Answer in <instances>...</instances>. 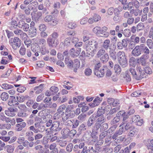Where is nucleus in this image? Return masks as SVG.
<instances>
[{
    "mask_svg": "<svg viewBox=\"0 0 153 153\" xmlns=\"http://www.w3.org/2000/svg\"><path fill=\"white\" fill-rule=\"evenodd\" d=\"M86 49V56L88 57L93 56L98 47V42L93 40L86 42L85 45Z\"/></svg>",
    "mask_w": 153,
    "mask_h": 153,
    "instance_id": "obj_1",
    "label": "nucleus"
},
{
    "mask_svg": "<svg viewBox=\"0 0 153 153\" xmlns=\"http://www.w3.org/2000/svg\"><path fill=\"white\" fill-rule=\"evenodd\" d=\"M135 67L130 68L129 71L134 78L137 80H140L145 77V74L140 66H137L136 68V72L134 68Z\"/></svg>",
    "mask_w": 153,
    "mask_h": 153,
    "instance_id": "obj_2",
    "label": "nucleus"
},
{
    "mask_svg": "<svg viewBox=\"0 0 153 153\" xmlns=\"http://www.w3.org/2000/svg\"><path fill=\"white\" fill-rule=\"evenodd\" d=\"M118 61L120 65L123 68L126 67L127 65V59L125 52L119 51L117 53Z\"/></svg>",
    "mask_w": 153,
    "mask_h": 153,
    "instance_id": "obj_3",
    "label": "nucleus"
},
{
    "mask_svg": "<svg viewBox=\"0 0 153 153\" xmlns=\"http://www.w3.org/2000/svg\"><path fill=\"white\" fill-rule=\"evenodd\" d=\"M30 130L32 131L35 133L43 132L45 130V127L44 125L41 124L39 122L35 123L34 126H31L29 127Z\"/></svg>",
    "mask_w": 153,
    "mask_h": 153,
    "instance_id": "obj_4",
    "label": "nucleus"
},
{
    "mask_svg": "<svg viewBox=\"0 0 153 153\" xmlns=\"http://www.w3.org/2000/svg\"><path fill=\"white\" fill-rule=\"evenodd\" d=\"M65 115L62 118V120L64 122L67 120L73 118L75 116V112L74 110L68 111V109L66 108Z\"/></svg>",
    "mask_w": 153,
    "mask_h": 153,
    "instance_id": "obj_5",
    "label": "nucleus"
},
{
    "mask_svg": "<svg viewBox=\"0 0 153 153\" xmlns=\"http://www.w3.org/2000/svg\"><path fill=\"white\" fill-rule=\"evenodd\" d=\"M18 27L22 29L24 31L27 32L29 30V25L23 20H20L18 23Z\"/></svg>",
    "mask_w": 153,
    "mask_h": 153,
    "instance_id": "obj_6",
    "label": "nucleus"
},
{
    "mask_svg": "<svg viewBox=\"0 0 153 153\" xmlns=\"http://www.w3.org/2000/svg\"><path fill=\"white\" fill-rule=\"evenodd\" d=\"M147 55L143 54L137 59V63L143 66H146L147 63V59L148 58H147Z\"/></svg>",
    "mask_w": 153,
    "mask_h": 153,
    "instance_id": "obj_7",
    "label": "nucleus"
},
{
    "mask_svg": "<svg viewBox=\"0 0 153 153\" xmlns=\"http://www.w3.org/2000/svg\"><path fill=\"white\" fill-rule=\"evenodd\" d=\"M142 50L141 45L136 46L131 52L132 54L135 57L138 56H140Z\"/></svg>",
    "mask_w": 153,
    "mask_h": 153,
    "instance_id": "obj_8",
    "label": "nucleus"
},
{
    "mask_svg": "<svg viewBox=\"0 0 153 153\" xmlns=\"http://www.w3.org/2000/svg\"><path fill=\"white\" fill-rule=\"evenodd\" d=\"M21 41L17 37H15L13 39V42L11 43V46L14 49H16L17 48H19L21 45Z\"/></svg>",
    "mask_w": 153,
    "mask_h": 153,
    "instance_id": "obj_9",
    "label": "nucleus"
},
{
    "mask_svg": "<svg viewBox=\"0 0 153 153\" xmlns=\"http://www.w3.org/2000/svg\"><path fill=\"white\" fill-rule=\"evenodd\" d=\"M59 122L53 121L50 129L51 131L56 132L59 131L61 129V128L59 127Z\"/></svg>",
    "mask_w": 153,
    "mask_h": 153,
    "instance_id": "obj_10",
    "label": "nucleus"
},
{
    "mask_svg": "<svg viewBox=\"0 0 153 153\" xmlns=\"http://www.w3.org/2000/svg\"><path fill=\"white\" fill-rule=\"evenodd\" d=\"M81 51V48H78L77 50L75 51L74 48H72L69 51V53L72 57H76L78 56Z\"/></svg>",
    "mask_w": 153,
    "mask_h": 153,
    "instance_id": "obj_11",
    "label": "nucleus"
},
{
    "mask_svg": "<svg viewBox=\"0 0 153 153\" xmlns=\"http://www.w3.org/2000/svg\"><path fill=\"white\" fill-rule=\"evenodd\" d=\"M115 47L114 48H109V56L111 59L115 60L117 59V53L115 51Z\"/></svg>",
    "mask_w": 153,
    "mask_h": 153,
    "instance_id": "obj_12",
    "label": "nucleus"
},
{
    "mask_svg": "<svg viewBox=\"0 0 153 153\" xmlns=\"http://www.w3.org/2000/svg\"><path fill=\"white\" fill-rule=\"evenodd\" d=\"M127 45V41L124 39L122 40V42H120L117 43V48L120 50L122 49L123 48L126 47Z\"/></svg>",
    "mask_w": 153,
    "mask_h": 153,
    "instance_id": "obj_13",
    "label": "nucleus"
},
{
    "mask_svg": "<svg viewBox=\"0 0 153 153\" xmlns=\"http://www.w3.org/2000/svg\"><path fill=\"white\" fill-rule=\"evenodd\" d=\"M97 116L93 115L90 116L88 120L87 125L88 127H91L95 122Z\"/></svg>",
    "mask_w": 153,
    "mask_h": 153,
    "instance_id": "obj_14",
    "label": "nucleus"
},
{
    "mask_svg": "<svg viewBox=\"0 0 153 153\" xmlns=\"http://www.w3.org/2000/svg\"><path fill=\"white\" fill-rule=\"evenodd\" d=\"M47 42L48 46L50 47H56L58 43L57 42L53 40L52 38H48L47 39Z\"/></svg>",
    "mask_w": 153,
    "mask_h": 153,
    "instance_id": "obj_15",
    "label": "nucleus"
},
{
    "mask_svg": "<svg viewBox=\"0 0 153 153\" xmlns=\"http://www.w3.org/2000/svg\"><path fill=\"white\" fill-rule=\"evenodd\" d=\"M144 143L148 150H153V139L146 140Z\"/></svg>",
    "mask_w": 153,
    "mask_h": 153,
    "instance_id": "obj_16",
    "label": "nucleus"
},
{
    "mask_svg": "<svg viewBox=\"0 0 153 153\" xmlns=\"http://www.w3.org/2000/svg\"><path fill=\"white\" fill-rule=\"evenodd\" d=\"M28 35L30 37H33L36 36V29L33 27H30L29 29Z\"/></svg>",
    "mask_w": 153,
    "mask_h": 153,
    "instance_id": "obj_17",
    "label": "nucleus"
},
{
    "mask_svg": "<svg viewBox=\"0 0 153 153\" xmlns=\"http://www.w3.org/2000/svg\"><path fill=\"white\" fill-rule=\"evenodd\" d=\"M13 97V99L11 100H9L8 104V105L10 106H14V107L17 106L19 104L18 102L16 101V98L15 97L13 96H10Z\"/></svg>",
    "mask_w": 153,
    "mask_h": 153,
    "instance_id": "obj_18",
    "label": "nucleus"
},
{
    "mask_svg": "<svg viewBox=\"0 0 153 153\" xmlns=\"http://www.w3.org/2000/svg\"><path fill=\"white\" fill-rule=\"evenodd\" d=\"M104 66L100 69L94 72V74L98 77H102L104 74Z\"/></svg>",
    "mask_w": 153,
    "mask_h": 153,
    "instance_id": "obj_19",
    "label": "nucleus"
},
{
    "mask_svg": "<svg viewBox=\"0 0 153 153\" xmlns=\"http://www.w3.org/2000/svg\"><path fill=\"white\" fill-rule=\"evenodd\" d=\"M25 126L26 123L25 122H22L17 124L16 125V130L17 131H20Z\"/></svg>",
    "mask_w": 153,
    "mask_h": 153,
    "instance_id": "obj_20",
    "label": "nucleus"
},
{
    "mask_svg": "<svg viewBox=\"0 0 153 153\" xmlns=\"http://www.w3.org/2000/svg\"><path fill=\"white\" fill-rule=\"evenodd\" d=\"M101 124L96 122L94 125L93 128L92 129V133L93 134L97 133L98 130L101 127Z\"/></svg>",
    "mask_w": 153,
    "mask_h": 153,
    "instance_id": "obj_21",
    "label": "nucleus"
},
{
    "mask_svg": "<svg viewBox=\"0 0 153 153\" xmlns=\"http://www.w3.org/2000/svg\"><path fill=\"white\" fill-rule=\"evenodd\" d=\"M65 63L67 65L68 68H71L73 67V62L68 57H66L65 60Z\"/></svg>",
    "mask_w": 153,
    "mask_h": 153,
    "instance_id": "obj_22",
    "label": "nucleus"
},
{
    "mask_svg": "<svg viewBox=\"0 0 153 153\" xmlns=\"http://www.w3.org/2000/svg\"><path fill=\"white\" fill-rule=\"evenodd\" d=\"M110 41L109 39H106L103 42L102 44V47L105 50H107L109 48L110 45Z\"/></svg>",
    "mask_w": 153,
    "mask_h": 153,
    "instance_id": "obj_23",
    "label": "nucleus"
},
{
    "mask_svg": "<svg viewBox=\"0 0 153 153\" xmlns=\"http://www.w3.org/2000/svg\"><path fill=\"white\" fill-rule=\"evenodd\" d=\"M80 64L79 60L77 59H75L73 62L74 67V71L75 72H76V70L79 68Z\"/></svg>",
    "mask_w": 153,
    "mask_h": 153,
    "instance_id": "obj_24",
    "label": "nucleus"
},
{
    "mask_svg": "<svg viewBox=\"0 0 153 153\" xmlns=\"http://www.w3.org/2000/svg\"><path fill=\"white\" fill-rule=\"evenodd\" d=\"M119 10L117 8H116L114 9L113 7H110L108 8L107 11V13L110 16L113 15V13L115 11H119Z\"/></svg>",
    "mask_w": 153,
    "mask_h": 153,
    "instance_id": "obj_25",
    "label": "nucleus"
},
{
    "mask_svg": "<svg viewBox=\"0 0 153 153\" xmlns=\"http://www.w3.org/2000/svg\"><path fill=\"white\" fill-rule=\"evenodd\" d=\"M44 85L41 84L38 86L35 87L34 89V90L36 91V93L37 94H39L42 92L43 90Z\"/></svg>",
    "mask_w": 153,
    "mask_h": 153,
    "instance_id": "obj_26",
    "label": "nucleus"
},
{
    "mask_svg": "<svg viewBox=\"0 0 153 153\" xmlns=\"http://www.w3.org/2000/svg\"><path fill=\"white\" fill-rule=\"evenodd\" d=\"M141 46L142 52V51H143L144 53V54H145L146 55H147V54H149L150 51L148 48L146 46H145L144 44L141 45Z\"/></svg>",
    "mask_w": 153,
    "mask_h": 153,
    "instance_id": "obj_27",
    "label": "nucleus"
},
{
    "mask_svg": "<svg viewBox=\"0 0 153 153\" xmlns=\"http://www.w3.org/2000/svg\"><path fill=\"white\" fill-rule=\"evenodd\" d=\"M109 56L107 53H105L100 58V60L104 63L108 61L109 59Z\"/></svg>",
    "mask_w": 153,
    "mask_h": 153,
    "instance_id": "obj_28",
    "label": "nucleus"
},
{
    "mask_svg": "<svg viewBox=\"0 0 153 153\" xmlns=\"http://www.w3.org/2000/svg\"><path fill=\"white\" fill-rule=\"evenodd\" d=\"M0 120L6 123H9L10 121V118L7 117L2 114H0Z\"/></svg>",
    "mask_w": 153,
    "mask_h": 153,
    "instance_id": "obj_29",
    "label": "nucleus"
},
{
    "mask_svg": "<svg viewBox=\"0 0 153 153\" xmlns=\"http://www.w3.org/2000/svg\"><path fill=\"white\" fill-rule=\"evenodd\" d=\"M96 120V122L99 123L101 125L104 123L105 121V120L104 116H98Z\"/></svg>",
    "mask_w": 153,
    "mask_h": 153,
    "instance_id": "obj_30",
    "label": "nucleus"
},
{
    "mask_svg": "<svg viewBox=\"0 0 153 153\" xmlns=\"http://www.w3.org/2000/svg\"><path fill=\"white\" fill-rule=\"evenodd\" d=\"M17 26H18V23L17 24L16 21L15 20H12L10 25V29L12 30L13 28H16Z\"/></svg>",
    "mask_w": 153,
    "mask_h": 153,
    "instance_id": "obj_31",
    "label": "nucleus"
},
{
    "mask_svg": "<svg viewBox=\"0 0 153 153\" xmlns=\"http://www.w3.org/2000/svg\"><path fill=\"white\" fill-rule=\"evenodd\" d=\"M103 141H101L100 143L99 142H98V143L96 144L95 145L94 148V151L95 153H98L100 150V147L99 145H102L103 143Z\"/></svg>",
    "mask_w": 153,
    "mask_h": 153,
    "instance_id": "obj_32",
    "label": "nucleus"
},
{
    "mask_svg": "<svg viewBox=\"0 0 153 153\" xmlns=\"http://www.w3.org/2000/svg\"><path fill=\"white\" fill-rule=\"evenodd\" d=\"M40 51L42 55H45L46 53H48L49 52V50L47 48L46 46L41 47Z\"/></svg>",
    "mask_w": 153,
    "mask_h": 153,
    "instance_id": "obj_33",
    "label": "nucleus"
},
{
    "mask_svg": "<svg viewBox=\"0 0 153 153\" xmlns=\"http://www.w3.org/2000/svg\"><path fill=\"white\" fill-rule=\"evenodd\" d=\"M104 74L105 73L107 76L110 77L112 73L111 71L106 66H104Z\"/></svg>",
    "mask_w": 153,
    "mask_h": 153,
    "instance_id": "obj_34",
    "label": "nucleus"
},
{
    "mask_svg": "<svg viewBox=\"0 0 153 153\" xmlns=\"http://www.w3.org/2000/svg\"><path fill=\"white\" fill-rule=\"evenodd\" d=\"M38 3L36 1H34L30 3L28 6V9L29 10H32L36 8V6L37 5Z\"/></svg>",
    "mask_w": 153,
    "mask_h": 153,
    "instance_id": "obj_35",
    "label": "nucleus"
},
{
    "mask_svg": "<svg viewBox=\"0 0 153 153\" xmlns=\"http://www.w3.org/2000/svg\"><path fill=\"white\" fill-rule=\"evenodd\" d=\"M105 53V50L103 48H101L98 51L96 55L97 57H100L103 55H104Z\"/></svg>",
    "mask_w": 153,
    "mask_h": 153,
    "instance_id": "obj_36",
    "label": "nucleus"
},
{
    "mask_svg": "<svg viewBox=\"0 0 153 153\" xmlns=\"http://www.w3.org/2000/svg\"><path fill=\"white\" fill-rule=\"evenodd\" d=\"M8 94L6 92H3L1 95V99L3 101H6L8 99Z\"/></svg>",
    "mask_w": 153,
    "mask_h": 153,
    "instance_id": "obj_37",
    "label": "nucleus"
},
{
    "mask_svg": "<svg viewBox=\"0 0 153 153\" xmlns=\"http://www.w3.org/2000/svg\"><path fill=\"white\" fill-rule=\"evenodd\" d=\"M136 65L135 59L134 57H132L129 59V65L132 67H135Z\"/></svg>",
    "mask_w": 153,
    "mask_h": 153,
    "instance_id": "obj_38",
    "label": "nucleus"
},
{
    "mask_svg": "<svg viewBox=\"0 0 153 153\" xmlns=\"http://www.w3.org/2000/svg\"><path fill=\"white\" fill-rule=\"evenodd\" d=\"M140 12V10L138 9H132L130 10V13L134 16H137Z\"/></svg>",
    "mask_w": 153,
    "mask_h": 153,
    "instance_id": "obj_39",
    "label": "nucleus"
},
{
    "mask_svg": "<svg viewBox=\"0 0 153 153\" xmlns=\"http://www.w3.org/2000/svg\"><path fill=\"white\" fill-rule=\"evenodd\" d=\"M130 131L128 135L130 137H133L135 134L136 131V129L134 127H131L129 129Z\"/></svg>",
    "mask_w": 153,
    "mask_h": 153,
    "instance_id": "obj_40",
    "label": "nucleus"
},
{
    "mask_svg": "<svg viewBox=\"0 0 153 153\" xmlns=\"http://www.w3.org/2000/svg\"><path fill=\"white\" fill-rule=\"evenodd\" d=\"M136 28L137 31L143 30L144 28V24L142 22L139 23L137 25Z\"/></svg>",
    "mask_w": 153,
    "mask_h": 153,
    "instance_id": "obj_41",
    "label": "nucleus"
},
{
    "mask_svg": "<svg viewBox=\"0 0 153 153\" xmlns=\"http://www.w3.org/2000/svg\"><path fill=\"white\" fill-rule=\"evenodd\" d=\"M14 148V146L13 145H8L7 147V151L8 153H13Z\"/></svg>",
    "mask_w": 153,
    "mask_h": 153,
    "instance_id": "obj_42",
    "label": "nucleus"
},
{
    "mask_svg": "<svg viewBox=\"0 0 153 153\" xmlns=\"http://www.w3.org/2000/svg\"><path fill=\"white\" fill-rule=\"evenodd\" d=\"M73 147V145L72 143H69L66 147V149L67 151L70 153L72 152Z\"/></svg>",
    "mask_w": 153,
    "mask_h": 153,
    "instance_id": "obj_43",
    "label": "nucleus"
},
{
    "mask_svg": "<svg viewBox=\"0 0 153 153\" xmlns=\"http://www.w3.org/2000/svg\"><path fill=\"white\" fill-rule=\"evenodd\" d=\"M52 95L56 94L58 91V88L55 86H52L50 89Z\"/></svg>",
    "mask_w": 153,
    "mask_h": 153,
    "instance_id": "obj_44",
    "label": "nucleus"
},
{
    "mask_svg": "<svg viewBox=\"0 0 153 153\" xmlns=\"http://www.w3.org/2000/svg\"><path fill=\"white\" fill-rule=\"evenodd\" d=\"M126 123L124 124H123V122L120 126L123 125V126L125 127V129L126 130L128 129H130L132 127L131 126V123L128 121H126Z\"/></svg>",
    "mask_w": 153,
    "mask_h": 153,
    "instance_id": "obj_45",
    "label": "nucleus"
},
{
    "mask_svg": "<svg viewBox=\"0 0 153 153\" xmlns=\"http://www.w3.org/2000/svg\"><path fill=\"white\" fill-rule=\"evenodd\" d=\"M105 113V110L104 109L102 108H99L97 113V115H95V116H97V117L100 116H103L102 115Z\"/></svg>",
    "mask_w": 153,
    "mask_h": 153,
    "instance_id": "obj_46",
    "label": "nucleus"
},
{
    "mask_svg": "<svg viewBox=\"0 0 153 153\" xmlns=\"http://www.w3.org/2000/svg\"><path fill=\"white\" fill-rule=\"evenodd\" d=\"M38 44L41 46V47L46 46V43L45 39H41L39 40Z\"/></svg>",
    "mask_w": 153,
    "mask_h": 153,
    "instance_id": "obj_47",
    "label": "nucleus"
},
{
    "mask_svg": "<svg viewBox=\"0 0 153 153\" xmlns=\"http://www.w3.org/2000/svg\"><path fill=\"white\" fill-rule=\"evenodd\" d=\"M146 67L144 68V72H145V74H151L152 73V71L151 68L149 67V66H146Z\"/></svg>",
    "mask_w": 153,
    "mask_h": 153,
    "instance_id": "obj_48",
    "label": "nucleus"
},
{
    "mask_svg": "<svg viewBox=\"0 0 153 153\" xmlns=\"http://www.w3.org/2000/svg\"><path fill=\"white\" fill-rule=\"evenodd\" d=\"M129 115H130L128 112H125V113H123V124L126 123V121H128L127 120H126L128 117Z\"/></svg>",
    "mask_w": 153,
    "mask_h": 153,
    "instance_id": "obj_49",
    "label": "nucleus"
},
{
    "mask_svg": "<svg viewBox=\"0 0 153 153\" xmlns=\"http://www.w3.org/2000/svg\"><path fill=\"white\" fill-rule=\"evenodd\" d=\"M147 45L150 49H153V42L151 39H149L146 41Z\"/></svg>",
    "mask_w": 153,
    "mask_h": 153,
    "instance_id": "obj_50",
    "label": "nucleus"
},
{
    "mask_svg": "<svg viewBox=\"0 0 153 153\" xmlns=\"http://www.w3.org/2000/svg\"><path fill=\"white\" fill-rule=\"evenodd\" d=\"M107 131H103L101 133L99 136V139L100 141H103L102 139L105 138V137L107 135Z\"/></svg>",
    "mask_w": 153,
    "mask_h": 153,
    "instance_id": "obj_51",
    "label": "nucleus"
},
{
    "mask_svg": "<svg viewBox=\"0 0 153 153\" xmlns=\"http://www.w3.org/2000/svg\"><path fill=\"white\" fill-rule=\"evenodd\" d=\"M2 88L5 89H8L13 87V86L7 84H3L1 85Z\"/></svg>",
    "mask_w": 153,
    "mask_h": 153,
    "instance_id": "obj_52",
    "label": "nucleus"
},
{
    "mask_svg": "<svg viewBox=\"0 0 153 153\" xmlns=\"http://www.w3.org/2000/svg\"><path fill=\"white\" fill-rule=\"evenodd\" d=\"M108 125L107 123H103L101 126L100 131H105V130L108 128Z\"/></svg>",
    "mask_w": 153,
    "mask_h": 153,
    "instance_id": "obj_53",
    "label": "nucleus"
},
{
    "mask_svg": "<svg viewBox=\"0 0 153 153\" xmlns=\"http://www.w3.org/2000/svg\"><path fill=\"white\" fill-rule=\"evenodd\" d=\"M53 17L52 16L48 15L46 16L44 18V21L47 23L49 22V24L53 19Z\"/></svg>",
    "mask_w": 153,
    "mask_h": 153,
    "instance_id": "obj_54",
    "label": "nucleus"
},
{
    "mask_svg": "<svg viewBox=\"0 0 153 153\" xmlns=\"http://www.w3.org/2000/svg\"><path fill=\"white\" fill-rule=\"evenodd\" d=\"M140 1V4L142 6H147L149 4V2L148 1V0H139Z\"/></svg>",
    "mask_w": 153,
    "mask_h": 153,
    "instance_id": "obj_55",
    "label": "nucleus"
},
{
    "mask_svg": "<svg viewBox=\"0 0 153 153\" xmlns=\"http://www.w3.org/2000/svg\"><path fill=\"white\" fill-rule=\"evenodd\" d=\"M93 19L95 22H97L101 19V17L100 16L95 14L93 16Z\"/></svg>",
    "mask_w": 153,
    "mask_h": 153,
    "instance_id": "obj_56",
    "label": "nucleus"
},
{
    "mask_svg": "<svg viewBox=\"0 0 153 153\" xmlns=\"http://www.w3.org/2000/svg\"><path fill=\"white\" fill-rule=\"evenodd\" d=\"M123 33L126 36L129 37L131 35L130 30L129 29H126L124 30Z\"/></svg>",
    "mask_w": 153,
    "mask_h": 153,
    "instance_id": "obj_57",
    "label": "nucleus"
},
{
    "mask_svg": "<svg viewBox=\"0 0 153 153\" xmlns=\"http://www.w3.org/2000/svg\"><path fill=\"white\" fill-rule=\"evenodd\" d=\"M86 115L84 114H81L78 117V119L79 120L83 121L85 120Z\"/></svg>",
    "mask_w": 153,
    "mask_h": 153,
    "instance_id": "obj_58",
    "label": "nucleus"
},
{
    "mask_svg": "<svg viewBox=\"0 0 153 153\" xmlns=\"http://www.w3.org/2000/svg\"><path fill=\"white\" fill-rule=\"evenodd\" d=\"M114 69L115 72L117 73H120L121 72V67L118 64H116L114 65Z\"/></svg>",
    "mask_w": 153,
    "mask_h": 153,
    "instance_id": "obj_59",
    "label": "nucleus"
},
{
    "mask_svg": "<svg viewBox=\"0 0 153 153\" xmlns=\"http://www.w3.org/2000/svg\"><path fill=\"white\" fill-rule=\"evenodd\" d=\"M79 121L78 120H76L74 122H73L72 128H76L79 125Z\"/></svg>",
    "mask_w": 153,
    "mask_h": 153,
    "instance_id": "obj_60",
    "label": "nucleus"
},
{
    "mask_svg": "<svg viewBox=\"0 0 153 153\" xmlns=\"http://www.w3.org/2000/svg\"><path fill=\"white\" fill-rule=\"evenodd\" d=\"M71 40L69 38H67L65 40V45L69 46L71 44Z\"/></svg>",
    "mask_w": 153,
    "mask_h": 153,
    "instance_id": "obj_61",
    "label": "nucleus"
},
{
    "mask_svg": "<svg viewBox=\"0 0 153 153\" xmlns=\"http://www.w3.org/2000/svg\"><path fill=\"white\" fill-rule=\"evenodd\" d=\"M43 135L40 133H37L34 135V139L35 140L40 139L43 137Z\"/></svg>",
    "mask_w": 153,
    "mask_h": 153,
    "instance_id": "obj_62",
    "label": "nucleus"
},
{
    "mask_svg": "<svg viewBox=\"0 0 153 153\" xmlns=\"http://www.w3.org/2000/svg\"><path fill=\"white\" fill-rule=\"evenodd\" d=\"M51 36L53 38L52 39L55 41L56 40V41L57 42V40L56 39L59 36L58 33L57 32H54L51 34Z\"/></svg>",
    "mask_w": 153,
    "mask_h": 153,
    "instance_id": "obj_63",
    "label": "nucleus"
},
{
    "mask_svg": "<svg viewBox=\"0 0 153 153\" xmlns=\"http://www.w3.org/2000/svg\"><path fill=\"white\" fill-rule=\"evenodd\" d=\"M92 73L91 70L90 68H86L85 70V74L86 76H90Z\"/></svg>",
    "mask_w": 153,
    "mask_h": 153,
    "instance_id": "obj_64",
    "label": "nucleus"
}]
</instances>
